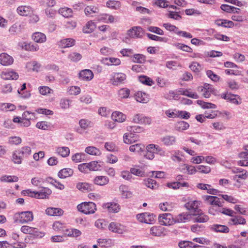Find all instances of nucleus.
Wrapping results in <instances>:
<instances>
[{
    "label": "nucleus",
    "instance_id": "obj_1",
    "mask_svg": "<svg viewBox=\"0 0 248 248\" xmlns=\"http://www.w3.org/2000/svg\"><path fill=\"white\" fill-rule=\"evenodd\" d=\"M78 210L85 214H91L95 212L96 210V205L93 202H84L77 206Z\"/></svg>",
    "mask_w": 248,
    "mask_h": 248
},
{
    "label": "nucleus",
    "instance_id": "obj_2",
    "mask_svg": "<svg viewBox=\"0 0 248 248\" xmlns=\"http://www.w3.org/2000/svg\"><path fill=\"white\" fill-rule=\"evenodd\" d=\"M158 221L160 225L169 226L175 223L174 218L170 213L160 214L158 217Z\"/></svg>",
    "mask_w": 248,
    "mask_h": 248
},
{
    "label": "nucleus",
    "instance_id": "obj_3",
    "mask_svg": "<svg viewBox=\"0 0 248 248\" xmlns=\"http://www.w3.org/2000/svg\"><path fill=\"white\" fill-rule=\"evenodd\" d=\"M221 97L228 101L235 104L239 105L241 103V98L237 95L228 93V92L221 94Z\"/></svg>",
    "mask_w": 248,
    "mask_h": 248
},
{
    "label": "nucleus",
    "instance_id": "obj_4",
    "mask_svg": "<svg viewBox=\"0 0 248 248\" xmlns=\"http://www.w3.org/2000/svg\"><path fill=\"white\" fill-rule=\"evenodd\" d=\"M19 216V222L24 224L31 222L33 219V213L31 211H24L18 213Z\"/></svg>",
    "mask_w": 248,
    "mask_h": 248
},
{
    "label": "nucleus",
    "instance_id": "obj_5",
    "mask_svg": "<svg viewBox=\"0 0 248 248\" xmlns=\"http://www.w3.org/2000/svg\"><path fill=\"white\" fill-rule=\"evenodd\" d=\"M144 33L143 30L139 26L131 28L127 31V34L131 38H141Z\"/></svg>",
    "mask_w": 248,
    "mask_h": 248
},
{
    "label": "nucleus",
    "instance_id": "obj_6",
    "mask_svg": "<svg viewBox=\"0 0 248 248\" xmlns=\"http://www.w3.org/2000/svg\"><path fill=\"white\" fill-rule=\"evenodd\" d=\"M76 187L79 190H80L83 192H90V191H94L95 188L94 184H89V183H85V182L78 183L77 184Z\"/></svg>",
    "mask_w": 248,
    "mask_h": 248
},
{
    "label": "nucleus",
    "instance_id": "obj_7",
    "mask_svg": "<svg viewBox=\"0 0 248 248\" xmlns=\"http://www.w3.org/2000/svg\"><path fill=\"white\" fill-rule=\"evenodd\" d=\"M112 78V79H111V80L112 81V84L114 85H118L124 83L126 79V75L123 73H115Z\"/></svg>",
    "mask_w": 248,
    "mask_h": 248
},
{
    "label": "nucleus",
    "instance_id": "obj_8",
    "mask_svg": "<svg viewBox=\"0 0 248 248\" xmlns=\"http://www.w3.org/2000/svg\"><path fill=\"white\" fill-rule=\"evenodd\" d=\"M18 45L27 51H36L39 49V46L36 44L19 42Z\"/></svg>",
    "mask_w": 248,
    "mask_h": 248
},
{
    "label": "nucleus",
    "instance_id": "obj_9",
    "mask_svg": "<svg viewBox=\"0 0 248 248\" xmlns=\"http://www.w3.org/2000/svg\"><path fill=\"white\" fill-rule=\"evenodd\" d=\"M14 59L8 54L3 53L0 54V63L3 65L7 66L13 63Z\"/></svg>",
    "mask_w": 248,
    "mask_h": 248
},
{
    "label": "nucleus",
    "instance_id": "obj_10",
    "mask_svg": "<svg viewBox=\"0 0 248 248\" xmlns=\"http://www.w3.org/2000/svg\"><path fill=\"white\" fill-rule=\"evenodd\" d=\"M199 203L197 201H191L185 204V207L188 210L191 211L193 214L200 210L198 209Z\"/></svg>",
    "mask_w": 248,
    "mask_h": 248
},
{
    "label": "nucleus",
    "instance_id": "obj_11",
    "mask_svg": "<svg viewBox=\"0 0 248 248\" xmlns=\"http://www.w3.org/2000/svg\"><path fill=\"white\" fill-rule=\"evenodd\" d=\"M79 76L81 79L89 81L93 78V74L91 70L89 69H85L82 70L79 73Z\"/></svg>",
    "mask_w": 248,
    "mask_h": 248
},
{
    "label": "nucleus",
    "instance_id": "obj_12",
    "mask_svg": "<svg viewBox=\"0 0 248 248\" xmlns=\"http://www.w3.org/2000/svg\"><path fill=\"white\" fill-rule=\"evenodd\" d=\"M1 77L4 80H16L18 78V75L14 71L3 72L1 74Z\"/></svg>",
    "mask_w": 248,
    "mask_h": 248
},
{
    "label": "nucleus",
    "instance_id": "obj_13",
    "mask_svg": "<svg viewBox=\"0 0 248 248\" xmlns=\"http://www.w3.org/2000/svg\"><path fill=\"white\" fill-rule=\"evenodd\" d=\"M104 207L107 209L109 212L117 213L120 210V206L115 202H108L104 204Z\"/></svg>",
    "mask_w": 248,
    "mask_h": 248
},
{
    "label": "nucleus",
    "instance_id": "obj_14",
    "mask_svg": "<svg viewBox=\"0 0 248 248\" xmlns=\"http://www.w3.org/2000/svg\"><path fill=\"white\" fill-rule=\"evenodd\" d=\"M191 215L187 213H182L176 216L174 218L175 223L186 222L190 220Z\"/></svg>",
    "mask_w": 248,
    "mask_h": 248
},
{
    "label": "nucleus",
    "instance_id": "obj_15",
    "mask_svg": "<svg viewBox=\"0 0 248 248\" xmlns=\"http://www.w3.org/2000/svg\"><path fill=\"white\" fill-rule=\"evenodd\" d=\"M47 215L51 216H61L63 214V211L59 208L49 207L46 210Z\"/></svg>",
    "mask_w": 248,
    "mask_h": 248
},
{
    "label": "nucleus",
    "instance_id": "obj_16",
    "mask_svg": "<svg viewBox=\"0 0 248 248\" xmlns=\"http://www.w3.org/2000/svg\"><path fill=\"white\" fill-rule=\"evenodd\" d=\"M193 215L196 216L194 218V222L200 223L205 222L208 220V216L202 213L200 210L197 211L196 213L193 214Z\"/></svg>",
    "mask_w": 248,
    "mask_h": 248
},
{
    "label": "nucleus",
    "instance_id": "obj_17",
    "mask_svg": "<svg viewBox=\"0 0 248 248\" xmlns=\"http://www.w3.org/2000/svg\"><path fill=\"white\" fill-rule=\"evenodd\" d=\"M75 40L72 38L62 39L59 42V46L62 48L69 47L75 45Z\"/></svg>",
    "mask_w": 248,
    "mask_h": 248
},
{
    "label": "nucleus",
    "instance_id": "obj_18",
    "mask_svg": "<svg viewBox=\"0 0 248 248\" xmlns=\"http://www.w3.org/2000/svg\"><path fill=\"white\" fill-rule=\"evenodd\" d=\"M32 39L36 43H42L45 42L46 40V35L40 32H36L32 35Z\"/></svg>",
    "mask_w": 248,
    "mask_h": 248
},
{
    "label": "nucleus",
    "instance_id": "obj_19",
    "mask_svg": "<svg viewBox=\"0 0 248 248\" xmlns=\"http://www.w3.org/2000/svg\"><path fill=\"white\" fill-rule=\"evenodd\" d=\"M109 182V179L105 176H97L93 179L94 184L98 186H104Z\"/></svg>",
    "mask_w": 248,
    "mask_h": 248
},
{
    "label": "nucleus",
    "instance_id": "obj_20",
    "mask_svg": "<svg viewBox=\"0 0 248 248\" xmlns=\"http://www.w3.org/2000/svg\"><path fill=\"white\" fill-rule=\"evenodd\" d=\"M73 170L70 168H64L61 170L58 173V176L59 178L64 179L71 176L73 174Z\"/></svg>",
    "mask_w": 248,
    "mask_h": 248
},
{
    "label": "nucleus",
    "instance_id": "obj_21",
    "mask_svg": "<svg viewBox=\"0 0 248 248\" xmlns=\"http://www.w3.org/2000/svg\"><path fill=\"white\" fill-rule=\"evenodd\" d=\"M111 118L115 122L122 123L125 120L126 116L119 111H115L112 113Z\"/></svg>",
    "mask_w": 248,
    "mask_h": 248
},
{
    "label": "nucleus",
    "instance_id": "obj_22",
    "mask_svg": "<svg viewBox=\"0 0 248 248\" xmlns=\"http://www.w3.org/2000/svg\"><path fill=\"white\" fill-rule=\"evenodd\" d=\"M103 63L108 65H118L121 63L120 59L115 58H105L102 60Z\"/></svg>",
    "mask_w": 248,
    "mask_h": 248
},
{
    "label": "nucleus",
    "instance_id": "obj_23",
    "mask_svg": "<svg viewBox=\"0 0 248 248\" xmlns=\"http://www.w3.org/2000/svg\"><path fill=\"white\" fill-rule=\"evenodd\" d=\"M161 141L166 146L173 145L176 142V138L173 136H166L161 139Z\"/></svg>",
    "mask_w": 248,
    "mask_h": 248
},
{
    "label": "nucleus",
    "instance_id": "obj_24",
    "mask_svg": "<svg viewBox=\"0 0 248 248\" xmlns=\"http://www.w3.org/2000/svg\"><path fill=\"white\" fill-rule=\"evenodd\" d=\"M135 98L138 102L142 103H146L149 101L148 95L144 93L138 92L135 95Z\"/></svg>",
    "mask_w": 248,
    "mask_h": 248
},
{
    "label": "nucleus",
    "instance_id": "obj_25",
    "mask_svg": "<svg viewBox=\"0 0 248 248\" xmlns=\"http://www.w3.org/2000/svg\"><path fill=\"white\" fill-rule=\"evenodd\" d=\"M51 190L47 187H43L40 191H37L38 199H46L51 194Z\"/></svg>",
    "mask_w": 248,
    "mask_h": 248
},
{
    "label": "nucleus",
    "instance_id": "obj_26",
    "mask_svg": "<svg viewBox=\"0 0 248 248\" xmlns=\"http://www.w3.org/2000/svg\"><path fill=\"white\" fill-rule=\"evenodd\" d=\"M121 226L115 222H111L108 226V229L112 232L121 234L123 233L124 230L121 228Z\"/></svg>",
    "mask_w": 248,
    "mask_h": 248
},
{
    "label": "nucleus",
    "instance_id": "obj_27",
    "mask_svg": "<svg viewBox=\"0 0 248 248\" xmlns=\"http://www.w3.org/2000/svg\"><path fill=\"white\" fill-rule=\"evenodd\" d=\"M95 24L92 21H88L83 28V32L85 33H90L93 32L95 28Z\"/></svg>",
    "mask_w": 248,
    "mask_h": 248
},
{
    "label": "nucleus",
    "instance_id": "obj_28",
    "mask_svg": "<svg viewBox=\"0 0 248 248\" xmlns=\"http://www.w3.org/2000/svg\"><path fill=\"white\" fill-rule=\"evenodd\" d=\"M46 181L59 189L63 190L64 188V186L63 184L53 179L52 177H49L46 178Z\"/></svg>",
    "mask_w": 248,
    "mask_h": 248
},
{
    "label": "nucleus",
    "instance_id": "obj_29",
    "mask_svg": "<svg viewBox=\"0 0 248 248\" xmlns=\"http://www.w3.org/2000/svg\"><path fill=\"white\" fill-rule=\"evenodd\" d=\"M139 80L141 83L147 86H152L155 83V82L152 78L144 75L139 76Z\"/></svg>",
    "mask_w": 248,
    "mask_h": 248
},
{
    "label": "nucleus",
    "instance_id": "obj_30",
    "mask_svg": "<svg viewBox=\"0 0 248 248\" xmlns=\"http://www.w3.org/2000/svg\"><path fill=\"white\" fill-rule=\"evenodd\" d=\"M31 9L29 6H21L17 8V12L21 16H27L31 12Z\"/></svg>",
    "mask_w": 248,
    "mask_h": 248
},
{
    "label": "nucleus",
    "instance_id": "obj_31",
    "mask_svg": "<svg viewBox=\"0 0 248 248\" xmlns=\"http://www.w3.org/2000/svg\"><path fill=\"white\" fill-rule=\"evenodd\" d=\"M189 127V124L186 122L180 121L177 122L175 125V128L178 131H183L187 129Z\"/></svg>",
    "mask_w": 248,
    "mask_h": 248
},
{
    "label": "nucleus",
    "instance_id": "obj_32",
    "mask_svg": "<svg viewBox=\"0 0 248 248\" xmlns=\"http://www.w3.org/2000/svg\"><path fill=\"white\" fill-rule=\"evenodd\" d=\"M85 152L90 155H101L100 150L94 146H88L85 149Z\"/></svg>",
    "mask_w": 248,
    "mask_h": 248
},
{
    "label": "nucleus",
    "instance_id": "obj_33",
    "mask_svg": "<svg viewBox=\"0 0 248 248\" xmlns=\"http://www.w3.org/2000/svg\"><path fill=\"white\" fill-rule=\"evenodd\" d=\"M233 26L234 23L232 21L223 19H218V26L231 28L233 27Z\"/></svg>",
    "mask_w": 248,
    "mask_h": 248
},
{
    "label": "nucleus",
    "instance_id": "obj_34",
    "mask_svg": "<svg viewBox=\"0 0 248 248\" xmlns=\"http://www.w3.org/2000/svg\"><path fill=\"white\" fill-rule=\"evenodd\" d=\"M18 154H21L23 157H27L31 154V148L29 146H24L17 150Z\"/></svg>",
    "mask_w": 248,
    "mask_h": 248
},
{
    "label": "nucleus",
    "instance_id": "obj_35",
    "mask_svg": "<svg viewBox=\"0 0 248 248\" xmlns=\"http://www.w3.org/2000/svg\"><path fill=\"white\" fill-rule=\"evenodd\" d=\"M205 201L211 205H217V197L213 196L204 195L202 196Z\"/></svg>",
    "mask_w": 248,
    "mask_h": 248
},
{
    "label": "nucleus",
    "instance_id": "obj_36",
    "mask_svg": "<svg viewBox=\"0 0 248 248\" xmlns=\"http://www.w3.org/2000/svg\"><path fill=\"white\" fill-rule=\"evenodd\" d=\"M0 180L3 182H16L18 181V177L16 176L3 175L0 177Z\"/></svg>",
    "mask_w": 248,
    "mask_h": 248
},
{
    "label": "nucleus",
    "instance_id": "obj_37",
    "mask_svg": "<svg viewBox=\"0 0 248 248\" xmlns=\"http://www.w3.org/2000/svg\"><path fill=\"white\" fill-rule=\"evenodd\" d=\"M119 189L123 198H128L131 197L132 193L128 191V188L126 186L121 185Z\"/></svg>",
    "mask_w": 248,
    "mask_h": 248
},
{
    "label": "nucleus",
    "instance_id": "obj_38",
    "mask_svg": "<svg viewBox=\"0 0 248 248\" xmlns=\"http://www.w3.org/2000/svg\"><path fill=\"white\" fill-rule=\"evenodd\" d=\"M106 5L109 8L116 10L121 7V4L119 1L110 0L107 2Z\"/></svg>",
    "mask_w": 248,
    "mask_h": 248
},
{
    "label": "nucleus",
    "instance_id": "obj_39",
    "mask_svg": "<svg viewBox=\"0 0 248 248\" xmlns=\"http://www.w3.org/2000/svg\"><path fill=\"white\" fill-rule=\"evenodd\" d=\"M144 149V145L140 143L133 144L129 147V150L132 152L140 153L142 152Z\"/></svg>",
    "mask_w": 248,
    "mask_h": 248
},
{
    "label": "nucleus",
    "instance_id": "obj_40",
    "mask_svg": "<svg viewBox=\"0 0 248 248\" xmlns=\"http://www.w3.org/2000/svg\"><path fill=\"white\" fill-rule=\"evenodd\" d=\"M56 151L59 155L63 157L68 156L70 154V150L69 148L67 147H58Z\"/></svg>",
    "mask_w": 248,
    "mask_h": 248
},
{
    "label": "nucleus",
    "instance_id": "obj_41",
    "mask_svg": "<svg viewBox=\"0 0 248 248\" xmlns=\"http://www.w3.org/2000/svg\"><path fill=\"white\" fill-rule=\"evenodd\" d=\"M173 46H175L177 49L183 50V51L191 53L192 49L189 46L182 43H175Z\"/></svg>",
    "mask_w": 248,
    "mask_h": 248
},
{
    "label": "nucleus",
    "instance_id": "obj_42",
    "mask_svg": "<svg viewBox=\"0 0 248 248\" xmlns=\"http://www.w3.org/2000/svg\"><path fill=\"white\" fill-rule=\"evenodd\" d=\"M180 11H169L166 14V16L176 20H180L182 19V16L180 15Z\"/></svg>",
    "mask_w": 248,
    "mask_h": 248
},
{
    "label": "nucleus",
    "instance_id": "obj_43",
    "mask_svg": "<svg viewBox=\"0 0 248 248\" xmlns=\"http://www.w3.org/2000/svg\"><path fill=\"white\" fill-rule=\"evenodd\" d=\"M178 92L180 94L184 95L192 98L197 99L199 98L198 95L196 93L189 92L187 90H185L182 89L179 90Z\"/></svg>",
    "mask_w": 248,
    "mask_h": 248
},
{
    "label": "nucleus",
    "instance_id": "obj_44",
    "mask_svg": "<svg viewBox=\"0 0 248 248\" xmlns=\"http://www.w3.org/2000/svg\"><path fill=\"white\" fill-rule=\"evenodd\" d=\"M59 13L65 17H71L72 16V10L67 7L60 9Z\"/></svg>",
    "mask_w": 248,
    "mask_h": 248
},
{
    "label": "nucleus",
    "instance_id": "obj_45",
    "mask_svg": "<svg viewBox=\"0 0 248 248\" xmlns=\"http://www.w3.org/2000/svg\"><path fill=\"white\" fill-rule=\"evenodd\" d=\"M201 91L203 92V96L205 98H209L212 91L211 85L205 84L204 86L202 89Z\"/></svg>",
    "mask_w": 248,
    "mask_h": 248
},
{
    "label": "nucleus",
    "instance_id": "obj_46",
    "mask_svg": "<svg viewBox=\"0 0 248 248\" xmlns=\"http://www.w3.org/2000/svg\"><path fill=\"white\" fill-rule=\"evenodd\" d=\"M163 232L159 226H154L150 229V233L155 236H160Z\"/></svg>",
    "mask_w": 248,
    "mask_h": 248
},
{
    "label": "nucleus",
    "instance_id": "obj_47",
    "mask_svg": "<svg viewBox=\"0 0 248 248\" xmlns=\"http://www.w3.org/2000/svg\"><path fill=\"white\" fill-rule=\"evenodd\" d=\"M89 170L97 171L100 170L101 165L98 161H92L88 163Z\"/></svg>",
    "mask_w": 248,
    "mask_h": 248
},
{
    "label": "nucleus",
    "instance_id": "obj_48",
    "mask_svg": "<svg viewBox=\"0 0 248 248\" xmlns=\"http://www.w3.org/2000/svg\"><path fill=\"white\" fill-rule=\"evenodd\" d=\"M147 36L148 37L152 40L159 41V42H167L168 39L166 37H161L155 35H154L150 33H147Z\"/></svg>",
    "mask_w": 248,
    "mask_h": 248
},
{
    "label": "nucleus",
    "instance_id": "obj_49",
    "mask_svg": "<svg viewBox=\"0 0 248 248\" xmlns=\"http://www.w3.org/2000/svg\"><path fill=\"white\" fill-rule=\"evenodd\" d=\"M231 221L233 222L234 225L246 224V219L241 216H235L233 218L231 219Z\"/></svg>",
    "mask_w": 248,
    "mask_h": 248
},
{
    "label": "nucleus",
    "instance_id": "obj_50",
    "mask_svg": "<svg viewBox=\"0 0 248 248\" xmlns=\"http://www.w3.org/2000/svg\"><path fill=\"white\" fill-rule=\"evenodd\" d=\"M130 90L126 88H124L119 91V96L121 98H127L129 97L130 94Z\"/></svg>",
    "mask_w": 248,
    "mask_h": 248
},
{
    "label": "nucleus",
    "instance_id": "obj_51",
    "mask_svg": "<svg viewBox=\"0 0 248 248\" xmlns=\"http://www.w3.org/2000/svg\"><path fill=\"white\" fill-rule=\"evenodd\" d=\"M21 194L23 196H27L31 198H37V191H31V189H26L22 191Z\"/></svg>",
    "mask_w": 248,
    "mask_h": 248
},
{
    "label": "nucleus",
    "instance_id": "obj_52",
    "mask_svg": "<svg viewBox=\"0 0 248 248\" xmlns=\"http://www.w3.org/2000/svg\"><path fill=\"white\" fill-rule=\"evenodd\" d=\"M127 129L129 132H133L134 134L135 133H140L143 130V127L138 125L128 126Z\"/></svg>",
    "mask_w": 248,
    "mask_h": 248
},
{
    "label": "nucleus",
    "instance_id": "obj_53",
    "mask_svg": "<svg viewBox=\"0 0 248 248\" xmlns=\"http://www.w3.org/2000/svg\"><path fill=\"white\" fill-rule=\"evenodd\" d=\"M82 56L77 52H72L68 55V58L73 62H78L81 60Z\"/></svg>",
    "mask_w": 248,
    "mask_h": 248
},
{
    "label": "nucleus",
    "instance_id": "obj_54",
    "mask_svg": "<svg viewBox=\"0 0 248 248\" xmlns=\"http://www.w3.org/2000/svg\"><path fill=\"white\" fill-rule=\"evenodd\" d=\"M0 109L3 111L8 109L10 111H13L16 109V106L12 104L2 103L0 105Z\"/></svg>",
    "mask_w": 248,
    "mask_h": 248
},
{
    "label": "nucleus",
    "instance_id": "obj_55",
    "mask_svg": "<svg viewBox=\"0 0 248 248\" xmlns=\"http://www.w3.org/2000/svg\"><path fill=\"white\" fill-rule=\"evenodd\" d=\"M85 156L84 153H76L72 155V160L75 162H80L84 159Z\"/></svg>",
    "mask_w": 248,
    "mask_h": 248
},
{
    "label": "nucleus",
    "instance_id": "obj_56",
    "mask_svg": "<svg viewBox=\"0 0 248 248\" xmlns=\"http://www.w3.org/2000/svg\"><path fill=\"white\" fill-rule=\"evenodd\" d=\"M198 105L201 106L203 108H215L216 106L215 104L206 103L203 101L198 100L197 101Z\"/></svg>",
    "mask_w": 248,
    "mask_h": 248
},
{
    "label": "nucleus",
    "instance_id": "obj_57",
    "mask_svg": "<svg viewBox=\"0 0 248 248\" xmlns=\"http://www.w3.org/2000/svg\"><path fill=\"white\" fill-rule=\"evenodd\" d=\"M97 11L98 9L96 7L88 6L85 8L84 12L86 16H93L92 14L97 13Z\"/></svg>",
    "mask_w": 248,
    "mask_h": 248
},
{
    "label": "nucleus",
    "instance_id": "obj_58",
    "mask_svg": "<svg viewBox=\"0 0 248 248\" xmlns=\"http://www.w3.org/2000/svg\"><path fill=\"white\" fill-rule=\"evenodd\" d=\"M178 246L180 248H192L194 243L189 241H183L179 243Z\"/></svg>",
    "mask_w": 248,
    "mask_h": 248
},
{
    "label": "nucleus",
    "instance_id": "obj_59",
    "mask_svg": "<svg viewBox=\"0 0 248 248\" xmlns=\"http://www.w3.org/2000/svg\"><path fill=\"white\" fill-rule=\"evenodd\" d=\"M133 61L140 63H143L145 62V56L142 54H137L133 56Z\"/></svg>",
    "mask_w": 248,
    "mask_h": 248
},
{
    "label": "nucleus",
    "instance_id": "obj_60",
    "mask_svg": "<svg viewBox=\"0 0 248 248\" xmlns=\"http://www.w3.org/2000/svg\"><path fill=\"white\" fill-rule=\"evenodd\" d=\"M218 117H220L223 120H229L232 117L230 112L227 111H218Z\"/></svg>",
    "mask_w": 248,
    "mask_h": 248
},
{
    "label": "nucleus",
    "instance_id": "obj_61",
    "mask_svg": "<svg viewBox=\"0 0 248 248\" xmlns=\"http://www.w3.org/2000/svg\"><path fill=\"white\" fill-rule=\"evenodd\" d=\"M91 122L87 119H81L79 121L80 127L83 129H86L88 127H91Z\"/></svg>",
    "mask_w": 248,
    "mask_h": 248
},
{
    "label": "nucleus",
    "instance_id": "obj_62",
    "mask_svg": "<svg viewBox=\"0 0 248 248\" xmlns=\"http://www.w3.org/2000/svg\"><path fill=\"white\" fill-rule=\"evenodd\" d=\"M23 157L21 154H18L17 153V150H16L14 154H13V160L14 163L16 164H21L22 162V159Z\"/></svg>",
    "mask_w": 248,
    "mask_h": 248
},
{
    "label": "nucleus",
    "instance_id": "obj_63",
    "mask_svg": "<svg viewBox=\"0 0 248 248\" xmlns=\"http://www.w3.org/2000/svg\"><path fill=\"white\" fill-rule=\"evenodd\" d=\"M105 149L110 152H114L117 150V147L113 142H107L104 146Z\"/></svg>",
    "mask_w": 248,
    "mask_h": 248
},
{
    "label": "nucleus",
    "instance_id": "obj_64",
    "mask_svg": "<svg viewBox=\"0 0 248 248\" xmlns=\"http://www.w3.org/2000/svg\"><path fill=\"white\" fill-rule=\"evenodd\" d=\"M155 216L153 214L145 213V220L144 223L147 224H152L155 221Z\"/></svg>",
    "mask_w": 248,
    "mask_h": 248
}]
</instances>
